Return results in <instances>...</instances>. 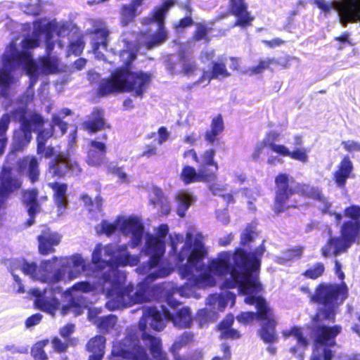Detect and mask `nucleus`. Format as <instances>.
Wrapping results in <instances>:
<instances>
[{
  "mask_svg": "<svg viewBox=\"0 0 360 360\" xmlns=\"http://www.w3.org/2000/svg\"><path fill=\"white\" fill-rule=\"evenodd\" d=\"M68 30V23L51 22L41 25L35 22L32 37L25 38L17 46L13 41L5 51L2 58L3 67L0 70V86L4 91L13 82V72L20 69L30 77V85L36 83L40 73L50 74L58 69V58L51 56L54 44L51 34L64 37Z\"/></svg>",
  "mask_w": 360,
  "mask_h": 360,
  "instance_id": "f257e3e1",
  "label": "nucleus"
},
{
  "mask_svg": "<svg viewBox=\"0 0 360 360\" xmlns=\"http://www.w3.org/2000/svg\"><path fill=\"white\" fill-rule=\"evenodd\" d=\"M60 268L51 276L47 274V271L42 270L41 268L38 269L34 262H24L22 269L25 274L30 276L32 279L51 285L43 291L39 288L30 290V293L36 297L35 304L39 309L53 316L60 306V301L57 297V295H60L64 301L68 302L62 307L61 314L66 315L72 313L74 316H79L86 307L82 293L89 292L91 290V285L87 282H78L64 293H62L60 287L54 285L59 281H71L82 272H84L85 261L79 255H74L70 258L60 259Z\"/></svg>",
  "mask_w": 360,
  "mask_h": 360,
  "instance_id": "f03ea898",
  "label": "nucleus"
},
{
  "mask_svg": "<svg viewBox=\"0 0 360 360\" xmlns=\"http://www.w3.org/2000/svg\"><path fill=\"white\" fill-rule=\"evenodd\" d=\"M347 287L343 283L339 285H321L316 290L315 298L323 304L312 319L311 332L315 345L310 360H331L333 352L326 346L335 345V338L341 332L340 326H326L323 320L335 321V307L347 297Z\"/></svg>",
  "mask_w": 360,
  "mask_h": 360,
  "instance_id": "7ed1b4c3",
  "label": "nucleus"
},
{
  "mask_svg": "<svg viewBox=\"0 0 360 360\" xmlns=\"http://www.w3.org/2000/svg\"><path fill=\"white\" fill-rule=\"evenodd\" d=\"M98 234L107 236L118 233L130 243L132 246L143 244L144 248H162L164 240L168 233L169 227L162 224L158 228L157 236L144 232L141 220L135 216H117L113 221L104 219L96 228Z\"/></svg>",
  "mask_w": 360,
  "mask_h": 360,
  "instance_id": "20e7f679",
  "label": "nucleus"
},
{
  "mask_svg": "<svg viewBox=\"0 0 360 360\" xmlns=\"http://www.w3.org/2000/svg\"><path fill=\"white\" fill-rule=\"evenodd\" d=\"M176 294L181 295V290L173 288L172 295L167 296L166 301L170 309L161 305L160 309L156 307H149L142 310L143 316L139 323V330H137L139 335L146 332L148 325L157 331L163 330L166 321H171L175 327L179 328H187L191 326L193 321L191 311L186 307L178 308L181 303L174 297L173 295Z\"/></svg>",
  "mask_w": 360,
  "mask_h": 360,
  "instance_id": "39448f33",
  "label": "nucleus"
},
{
  "mask_svg": "<svg viewBox=\"0 0 360 360\" xmlns=\"http://www.w3.org/2000/svg\"><path fill=\"white\" fill-rule=\"evenodd\" d=\"M15 120L20 122V127L15 130L13 134V143L12 152L8 155V158L12 159L15 151H20L26 146L32 139V132H38L37 136V153L46 158H49L55 155L53 147H45L47 140L53 136L52 129L41 130L44 120L41 115L36 113L27 112L24 108L17 110L13 113Z\"/></svg>",
  "mask_w": 360,
  "mask_h": 360,
  "instance_id": "423d86ee",
  "label": "nucleus"
},
{
  "mask_svg": "<svg viewBox=\"0 0 360 360\" xmlns=\"http://www.w3.org/2000/svg\"><path fill=\"white\" fill-rule=\"evenodd\" d=\"M173 0H167L162 6L156 8L151 16L143 20L144 25H149V31L141 34L136 45L134 47L131 42L126 41V49L122 51L120 54L121 60L125 65H129L136 58V53L141 49V45L146 49H151L164 43L167 39V34L164 27V19L167 11L173 6Z\"/></svg>",
  "mask_w": 360,
  "mask_h": 360,
  "instance_id": "0eeeda50",
  "label": "nucleus"
},
{
  "mask_svg": "<svg viewBox=\"0 0 360 360\" xmlns=\"http://www.w3.org/2000/svg\"><path fill=\"white\" fill-rule=\"evenodd\" d=\"M292 178L286 174H280L275 179L277 187L275 210L277 212H283L285 209L290 207H295V205H286V202L292 194L297 193L317 200L319 203V207L322 212L333 215L337 224L340 223L342 219V214L329 211L331 205L327 198L321 194L318 188L305 184H296L295 186H292Z\"/></svg>",
  "mask_w": 360,
  "mask_h": 360,
  "instance_id": "6e6552de",
  "label": "nucleus"
},
{
  "mask_svg": "<svg viewBox=\"0 0 360 360\" xmlns=\"http://www.w3.org/2000/svg\"><path fill=\"white\" fill-rule=\"evenodd\" d=\"M150 79L151 75L147 72H131L127 68L118 69L112 74L111 78L101 82L98 93L105 96L115 92L127 91L142 98Z\"/></svg>",
  "mask_w": 360,
  "mask_h": 360,
  "instance_id": "1a4fd4ad",
  "label": "nucleus"
},
{
  "mask_svg": "<svg viewBox=\"0 0 360 360\" xmlns=\"http://www.w3.org/2000/svg\"><path fill=\"white\" fill-rule=\"evenodd\" d=\"M314 3L325 15L336 11L344 27L349 22H360V0H314Z\"/></svg>",
  "mask_w": 360,
  "mask_h": 360,
  "instance_id": "9d476101",
  "label": "nucleus"
},
{
  "mask_svg": "<svg viewBox=\"0 0 360 360\" xmlns=\"http://www.w3.org/2000/svg\"><path fill=\"white\" fill-rule=\"evenodd\" d=\"M113 360H152L146 349L140 345L136 327L128 328L125 338L112 347Z\"/></svg>",
  "mask_w": 360,
  "mask_h": 360,
  "instance_id": "9b49d317",
  "label": "nucleus"
},
{
  "mask_svg": "<svg viewBox=\"0 0 360 360\" xmlns=\"http://www.w3.org/2000/svg\"><path fill=\"white\" fill-rule=\"evenodd\" d=\"M236 295L230 291H224L221 294L210 295L207 298V304L210 309L205 308L198 311V316L202 321H207L214 319L217 310L223 311L227 304L231 302V306L235 303Z\"/></svg>",
  "mask_w": 360,
  "mask_h": 360,
  "instance_id": "f8f14e48",
  "label": "nucleus"
},
{
  "mask_svg": "<svg viewBox=\"0 0 360 360\" xmlns=\"http://www.w3.org/2000/svg\"><path fill=\"white\" fill-rule=\"evenodd\" d=\"M328 245L331 248H348L359 239L360 221H345L340 228V236L332 237L331 230L328 229Z\"/></svg>",
  "mask_w": 360,
  "mask_h": 360,
  "instance_id": "ddd939ff",
  "label": "nucleus"
},
{
  "mask_svg": "<svg viewBox=\"0 0 360 360\" xmlns=\"http://www.w3.org/2000/svg\"><path fill=\"white\" fill-rule=\"evenodd\" d=\"M89 23L91 26L89 30L91 34V45L96 56L102 58L103 55L99 51V49L105 50L109 40V30H108L105 22L101 20L91 19Z\"/></svg>",
  "mask_w": 360,
  "mask_h": 360,
  "instance_id": "4468645a",
  "label": "nucleus"
},
{
  "mask_svg": "<svg viewBox=\"0 0 360 360\" xmlns=\"http://www.w3.org/2000/svg\"><path fill=\"white\" fill-rule=\"evenodd\" d=\"M81 172L77 162L68 155L59 153L49 164V174L51 176L62 177L70 173L78 175Z\"/></svg>",
  "mask_w": 360,
  "mask_h": 360,
  "instance_id": "2eb2a0df",
  "label": "nucleus"
},
{
  "mask_svg": "<svg viewBox=\"0 0 360 360\" xmlns=\"http://www.w3.org/2000/svg\"><path fill=\"white\" fill-rule=\"evenodd\" d=\"M180 179L185 184H189L194 182H208L215 179L216 175L207 169H199L197 172L194 167L187 165L183 168Z\"/></svg>",
  "mask_w": 360,
  "mask_h": 360,
  "instance_id": "dca6fc26",
  "label": "nucleus"
},
{
  "mask_svg": "<svg viewBox=\"0 0 360 360\" xmlns=\"http://www.w3.org/2000/svg\"><path fill=\"white\" fill-rule=\"evenodd\" d=\"M230 10L232 15L236 17L233 26L244 28L252 25L254 17L248 11V6L244 0H231Z\"/></svg>",
  "mask_w": 360,
  "mask_h": 360,
  "instance_id": "f3484780",
  "label": "nucleus"
},
{
  "mask_svg": "<svg viewBox=\"0 0 360 360\" xmlns=\"http://www.w3.org/2000/svg\"><path fill=\"white\" fill-rule=\"evenodd\" d=\"M285 338L293 337L297 342V345L290 349V352L295 356L297 360H304L303 354L308 345L307 340L303 336L301 328L294 326L289 330H284L282 332Z\"/></svg>",
  "mask_w": 360,
  "mask_h": 360,
  "instance_id": "a211bd4d",
  "label": "nucleus"
},
{
  "mask_svg": "<svg viewBox=\"0 0 360 360\" xmlns=\"http://www.w3.org/2000/svg\"><path fill=\"white\" fill-rule=\"evenodd\" d=\"M231 74L228 72L223 58H219L212 63L211 72L204 71L202 77L198 80V84L207 85L212 79H224L229 77Z\"/></svg>",
  "mask_w": 360,
  "mask_h": 360,
  "instance_id": "6ab92c4d",
  "label": "nucleus"
},
{
  "mask_svg": "<svg viewBox=\"0 0 360 360\" xmlns=\"http://www.w3.org/2000/svg\"><path fill=\"white\" fill-rule=\"evenodd\" d=\"M105 157V144L99 141H91L86 158L87 164L92 167H99L104 162Z\"/></svg>",
  "mask_w": 360,
  "mask_h": 360,
  "instance_id": "aec40b11",
  "label": "nucleus"
},
{
  "mask_svg": "<svg viewBox=\"0 0 360 360\" xmlns=\"http://www.w3.org/2000/svg\"><path fill=\"white\" fill-rule=\"evenodd\" d=\"M197 198L191 192L186 190L179 191L175 195L176 212L178 216L184 217L187 210L193 205Z\"/></svg>",
  "mask_w": 360,
  "mask_h": 360,
  "instance_id": "412c9836",
  "label": "nucleus"
},
{
  "mask_svg": "<svg viewBox=\"0 0 360 360\" xmlns=\"http://www.w3.org/2000/svg\"><path fill=\"white\" fill-rule=\"evenodd\" d=\"M353 170V164L349 156L345 155L339 165L337 170L334 173V180L337 186L343 188L345 186L347 179Z\"/></svg>",
  "mask_w": 360,
  "mask_h": 360,
  "instance_id": "4be33fe9",
  "label": "nucleus"
},
{
  "mask_svg": "<svg viewBox=\"0 0 360 360\" xmlns=\"http://www.w3.org/2000/svg\"><path fill=\"white\" fill-rule=\"evenodd\" d=\"M18 171L20 174L28 175L30 181H36L39 175V163L34 156H27L18 162Z\"/></svg>",
  "mask_w": 360,
  "mask_h": 360,
  "instance_id": "5701e85b",
  "label": "nucleus"
},
{
  "mask_svg": "<svg viewBox=\"0 0 360 360\" xmlns=\"http://www.w3.org/2000/svg\"><path fill=\"white\" fill-rule=\"evenodd\" d=\"M37 198V191L35 189L27 191L23 195V201L30 216V219L27 220L28 226L34 224V216L41 212V206Z\"/></svg>",
  "mask_w": 360,
  "mask_h": 360,
  "instance_id": "b1692460",
  "label": "nucleus"
},
{
  "mask_svg": "<svg viewBox=\"0 0 360 360\" xmlns=\"http://www.w3.org/2000/svg\"><path fill=\"white\" fill-rule=\"evenodd\" d=\"M274 150L275 153L283 157H290L302 163H307L309 161V150L305 148H296L290 151L285 146H274Z\"/></svg>",
  "mask_w": 360,
  "mask_h": 360,
  "instance_id": "393cba45",
  "label": "nucleus"
},
{
  "mask_svg": "<svg viewBox=\"0 0 360 360\" xmlns=\"http://www.w3.org/2000/svg\"><path fill=\"white\" fill-rule=\"evenodd\" d=\"M140 336H141L143 343L147 347H149L153 358L156 360H168L162 351L161 340L159 338L153 336L147 332L142 333V334H140Z\"/></svg>",
  "mask_w": 360,
  "mask_h": 360,
  "instance_id": "a878e982",
  "label": "nucleus"
},
{
  "mask_svg": "<svg viewBox=\"0 0 360 360\" xmlns=\"http://www.w3.org/2000/svg\"><path fill=\"white\" fill-rule=\"evenodd\" d=\"M54 192V200L58 207V214L62 215L66 209L68 205L67 189L68 186L65 184L54 183L49 184Z\"/></svg>",
  "mask_w": 360,
  "mask_h": 360,
  "instance_id": "bb28decb",
  "label": "nucleus"
},
{
  "mask_svg": "<svg viewBox=\"0 0 360 360\" xmlns=\"http://www.w3.org/2000/svg\"><path fill=\"white\" fill-rule=\"evenodd\" d=\"M150 202L159 210L162 214H168L170 205L168 199L164 196L161 189L153 187L150 191Z\"/></svg>",
  "mask_w": 360,
  "mask_h": 360,
  "instance_id": "cd10ccee",
  "label": "nucleus"
},
{
  "mask_svg": "<svg viewBox=\"0 0 360 360\" xmlns=\"http://www.w3.org/2000/svg\"><path fill=\"white\" fill-rule=\"evenodd\" d=\"M105 338L102 335H97L91 338L86 345L87 350L92 354L89 360H101L105 353Z\"/></svg>",
  "mask_w": 360,
  "mask_h": 360,
  "instance_id": "c85d7f7f",
  "label": "nucleus"
},
{
  "mask_svg": "<svg viewBox=\"0 0 360 360\" xmlns=\"http://www.w3.org/2000/svg\"><path fill=\"white\" fill-rule=\"evenodd\" d=\"M84 128L90 132H96L105 127L103 119V112L101 110H94L89 119L83 124Z\"/></svg>",
  "mask_w": 360,
  "mask_h": 360,
  "instance_id": "c756f323",
  "label": "nucleus"
},
{
  "mask_svg": "<svg viewBox=\"0 0 360 360\" xmlns=\"http://www.w3.org/2000/svg\"><path fill=\"white\" fill-rule=\"evenodd\" d=\"M205 238L195 227L188 229L185 238L186 248H204Z\"/></svg>",
  "mask_w": 360,
  "mask_h": 360,
  "instance_id": "7c9ffc66",
  "label": "nucleus"
},
{
  "mask_svg": "<svg viewBox=\"0 0 360 360\" xmlns=\"http://www.w3.org/2000/svg\"><path fill=\"white\" fill-rule=\"evenodd\" d=\"M198 67L195 63L189 58H182L178 64L170 68L172 74L183 73L186 75H192L197 71Z\"/></svg>",
  "mask_w": 360,
  "mask_h": 360,
  "instance_id": "2f4dec72",
  "label": "nucleus"
},
{
  "mask_svg": "<svg viewBox=\"0 0 360 360\" xmlns=\"http://www.w3.org/2000/svg\"><path fill=\"white\" fill-rule=\"evenodd\" d=\"M234 317L232 314H228L226 318L221 322L219 329L221 330L220 337L221 338H238L240 335L238 330L231 328L233 323Z\"/></svg>",
  "mask_w": 360,
  "mask_h": 360,
  "instance_id": "473e14b6",
  "label": "nucleus"
},
{
  "mask_svg": "<svg viewBox=\"0 0 360 360\" xmlns=\"http://www.w3.org/2000/svg\"><path fill=\"white\" fill-rule=\"evenodd\" d=\"M81 200L84 203L86 206H88L89 211L91 214L92 218L97 219L100 216H102V206H103V199L100 196H97L95 198L94 201L93 202L91 198L87 195H82L81 196Z\"/></svg>",
  "mask_w": 360,
  "mask_h": 360,
  "instance_id": "72a5a7b5",
  "label": "nucleus"
},
{
  "mask_svg": "<svg viewBox=\"0 0 360 360\" xmlns=\"http://www.w3.org/2000/svg\"><path fill=\"white\" fill-rule=\"evenodd\" d=\"M11 84L6 87L4 94L1 91L2 87L0 86V95L2 96H6L8 94V90ZM10 116L8 114L4 115L0 120V155L4 152L5 147L7 143V139L3 137L6 130L8 129L10 123Z\"/></svg>",
  "mask_w": 360,
  "mask_h": 360,
  "instance_id": "f704fd0d",
  "label": "nucleus"
},
{
  "mask_svg": "<svg viewBox=\"0 0 360 360\" xmlns=\"http://www.w3.org/2000/svg\"><path fill=\"white\" fill-rule=\"evenodd\" d=\"M322 255L325 257H333L334 258L335 262V270L338 277L340 280H343L345 278V274L341 270L342 265L340 262L337 259V257L340 256L342 254L346 253L347 249H322Z\"/></svg>",
  "mask_w": 360,
  "mask_h": 360,
  "instance_id": "c9c22d12",
  "label": "nucleus"
},
{
  "mask_svg": "<svg viewBox=\"0 0 360 360\" xmlns=\"http://www.w3.org/2000/svg\"><path fill=\"white\" fill-rule=\"evenodd\" d=\"M61 236L58 233L44 230L42 231L41 234L38 236L39 243V248L56 246L59 244Z\"/></svg>",
  "mask_w": 360,
  "mask_h": 360,
  "instance_id": "e433bc0d",
  "label": "nucleus"
},
{
  "mask_svg": "<svg viewBox=\"0 0 360 360\" xmlns=\"http://www.w3.org/2000/svg\"><path fill=\"white\" fill-rule=\"evenodd\" d=\"M214 156L215 150L212 148L207 149L198 156L196 163L200 169H207V167L212 166L214 167L215 171H217L219 165L214 160Z\"/></svg>",
  "mask_w": 360,
  "mask_h": 360,
  "instance_id": "4c0bfd02",
  "label": "nucleus"
},
{
  "mask_svg": "<svg viewBox=\"0 0 360 360\" xmlns=\"http://www.w3.org/2000/svg\"><path fill=\"white\" fill-rule=\"evenodd\" d=\"M259 238L256 224H248L240 235V243L243 246H251Z\"/></svg>",
  "mask_w": 360,
  "mask_h": 360,
  "instance_id": "58836bf2",
  "label": "nucleus"
},
{
  "mask_svg": "<svg viewBox=\"0 0 360 360\" xmlns=\"http://www.w3.org/2000/svg\"><path fill=\"white\" fill-rule=\"evenodd\" d=\"M193 339V334L191 332H184L181 335L178 337L171 347V352L174 356L175 360V356L179 355V351L188 343L191 342Z\"/></svg>",
  "mask_w": 360,
  "mask_h": 360,
  "instance_id": "ea45409f",
  "label": "nucleus"
},
{
  "mask_svg": "<svg viewBox=\"0 0 360 360\" xmlns=\"http://www.w3.org/2000/svg\"><path fill=\"white\" fill-rule=\"evenodd\" d=\"M117 319L116 316L110 314L105 316H101L94 321V324L97 326L102 332L108 333L115 326Z\"/></svg>",
  "mask_w": 360,
  "mask_h": 360,
  "instance_id": "a19ab883",
  "label": "nucleus"
},
{
  "mask_svg": "<svg viewBox=\"0 0 360 360\" xmlns=\"http://www.w3.org/2000/svg\"><path fill=\"white\" fill-rule=\"evenodd\" d=\"M210 191L214 195L221 196L227 203L233 202V196L230 193H225L227 191V185H222L218 182H214L208 186Z\"/></svg>",
  "mask_w": 360,
  "mask_h": 360,
  "instance_id": "79ce46f5",
  "label": "nucleus"
},
{
  "mask_svg": "<svg viewBox=\"0 0 360 360\" xmlns=\"http://www.w3.org/2000/svg\"><path fill=\"white\" fill-rule=\"evenodd\" d=\"M141 5H135L134 1H132V4L124 5L122 9V21L124 25L128 24L134 18L141 13V11H138L139 7Z\"/></svg>",
  "mask_w": 360,
  "mask_h": 360,
  "instance_id": "37998d69",
  "label": "nucleus"
},
{
  "mask_svg": "<svg viewBox=\"0 0 360 360\" xmlns=\"http://www.w3.org/2000/svg\"><path fill=\"white\" fill-rule=\"evenodd\" d=\"M71 115V110L68 108L63 109L59 115H54L52 118V125L49 129L58 127L60 129V135H63L67 129V124L61 120V117H65L67 115Z\"/></svg>",
  "mask_w": 360,
  "mask_h": 360,
  "instance_id": "c03bdc74",
  "label": "nucleus"
},
{
  "mask_svg": "<svg viewBox=\"0 0 360 360\" xmlns=\"http://www.w3.org/2000/svg\"><path fill=\"white\" fill-rule=\"evenodd\" d=\"M276 63L277 62L274 58H266L260 60L258 65L248 68L245 73L250 76L261 74L265 70L269 69L271 65H276Z\"/></svg>",
  "mask_w": 360,
  "mask_h": 360,
  "instance_id": "a18cd8bd",
  "label": "nucleus"
},
{
  "mask_svg": "<svg viewBox=\"0 0 360 360\" xmlns=\"http://www.w3.org/2000/svg\"><path fill=\"white\" fill-rule=\"evenodd\" d=\"M49 343L48 340L37 342L32 348V355L34 358L39 360H47L48 356L45 353L44 348Z\"/></svg>",
  "mask_w": 360,
  "mask_h": 360,
  "instance_id": "49530a36",
  "label": "nucleus"
},
{
  "mask_svg": "<svg viewBox=\"0 0 360 360\" xmlns=\"http://www.w3.org/2000/svg\"><path fill=\"white\" fill-rule=\"evenodd\" d=\"M108 172L116 176L119 182L121 184H129L130 178L128 174L124 171L122 167H117V165H110L108 167Z\"/></svg>",
  "mask_w": 360,
  "mask_h": 360,
  "instance_id": "de8ad7c7",
  "label": "nucleus"
},
{
  "mask_svg": "<svg viewBox=\"0 0 360 360\" xmlns=\"http://www.w3.org/2000/svg\"><path fill=\"white\" fill-rule=\"evenodd\" d=\"M301 250L302 249H286L283 252V256L278 257V262L280 264H284L295 257H299L302 253Z\"/></svg>",
  "mask_w": 360,
  "mask_h": 360,
  "instance_id": "09e8293b",
  "label": "nucleus"
},
{
  "mask_svg": "<svg viewBox=\"0 0 360 360\" xmlns=\"http://www.w3.org/2000/svg\"><path fill=\"white\" fill-rule=\"evenodd\" d=\"M344 214L350 218V221H360V207L359 205H352L345 209Z\"/></svg>",
  "mask_w": 360,
  "mask_h": 360,
  "instance_id": "8fccbe9b",
  "label": "nucleus"
},
{
  "mask_svg": "<svg viewBox=\"0 0 360 360\" xmlns=\"http://www.w3.org/2000/svg\"><path fill=\"white\" fill-rule=\"evenodd\" d=\"M324 266L321 263H317L314 266L305 271L304 275L310 278H317L324 271Z\"/></svg>",
  "mask_w": 360,
  "mask_h": 360,
  "instance_id": "3c124183",
  "label": "nucleus"
},
{
  "mask_svg": "<svg viewBox=\"0 0 360 360\" xmlns=\"http://www.w3.org/2000/svg\"><path fill=\"white\" fill-rule=\"evenodd\" d=\"M0 352L1 354H5L8 352H11V354H25L28 352V347L27 346H16L15 345H7L4 346L0 349Z\"/></svg>",
  "mask_w": 360,
  "mask_h": 360,
  "instance_id": "603ef678",
  "label": "nucleus"
},
{
  "mask_svg": "<svg viewBox=\"0 0 360 360\" xmlns=\"http://www.w3.org/2000/svg\"><path fill=\"white\" fill-rule=\"evenodd\" d=\"M268 142H265L263 140L258 141L255 146L254 150L251 155V158L255 161L259 160L261 155L264 152V148L268 147Z\"/></svg>",
  "mask_w": 360,
  "mask_h": 360,
  "instance_id": "864d4df0",
  "label": "nucleus"
},
{
  "mask_svg": "<svg viewBox=\"0 0 360 360\" xmlns=\"http://www.w3.org/2000/svg\"><path fill=\"white\" fill-rule=\"evenodd\" d=\"M84 41L82 38H77L75 41H72L69 46V53L79 55L84 49Z\"/></svg>",
  "mask_w": 360,
  "mask_h": 360,
  "instance_id": "5fc2aeb1",
  "label": "nucleus"
},
{
  "mask_svg": "<svg viewBox=\"0 0 360 360\" xmlns=\"http://www.w3.org/2000/svg\"><path fill=\"white\" fill-rule=\"evenodd\" d=\"M256 317L259 318V311L255 312H243L240 315L237 316V320L244 324L250 323L255 320Z\"/></svg>",
  "mask_w": 360,
  "mask_h": 360,
  "instance_id": "6e6d98bb",
  "label": "nucleus"
},
{
  "mask_svg": "<svg viewBox=\"0 0 360 360\" xmlns=\"http://www.w3.org/2000/svg\"><path fill=\"white\" fill-rule=\"evenodd\" d=\"M278 137L279 134L273 131L268 133L266 137L262 140L265 142H268V147L271 149L272 152L275 153V150H274V146H283V144H278L275 143V141L278 140Z\"/></svg>",
  "mask_w": 360,
  "mask_h": 360,
  "instance_id": "4d7b16f0",
  "label": "nucleus"
},
{
  "mask_svg": "<svg viewBox=\"0 0 360 360\" xmlns=\"http://www.w3.org/2000/svg\"><path fill=\"white\" fill-rule=\"evenodd\" d=\"M341 145L347 152H360V142L354 140H348L342 141Z\"/></svg>",
  "mask_w": 360,
  "mask_h": 360,
  "instance_id": "13d9d810",
  "label": "nucleus"
},
{
  "mask_svg": "<svg viewBox=\"0 0 360 360\" xmlns=\"http://www.w3.org/2000/svg\"><path fill=\"white\" fill-rule=\"evenodd\" d=\"M51 344L53 349L59 353L65 352L67 350L69 345V343L68 342L67 340L63 342L58 338H53V340H51Z\"/></svg>",
  "mask_w": 360,
  "mask_h": 360,
  "instance_id": "bf43d9fd",
  "label": "nucleus"
},
{
  "mask_svg": "<svg viewBox=\"0 0 360 360\" xmlns=\"http://www.w3.org/2000/svg\"><path fill=\"white\" fill-rule=\"evenodd\" d=\"M211 129L219 134L224 130V124L221 116L219 115L212 120Z\"/></svg>",
  "mask_w": 360,
  "mask_h": 360,
  "instance_id": "052dcab7",
  "label": "nucleus"
},
{
  "mask_svg": "<svg viewBox=\"0 0 360 360\" xmlns=\"http://www.w3.org/2000/svg\"><path fill=\"white\" fill-rule=\"evenodd\" d=\"M200 136L198 133L193 131L190 134H186L183 138V142L191 146H194L200 139Z\"/></svg>",
  "mask_w": 360,
  "mask_h": 360,
  "instance_id": "680f3d73",
  "label": "nucleus"
},
{
  "mask_svg": "<svg viewBox=\"0 0 360 360\" xmlns=\"http://www.w3.org/2000/svg\"><path fill=\"white\" fill-rule=\"evenodd\" d=\"M203 354L200 350L195 351L189 356H182L181 355L175 356V360H202Z\"/></svg>",
  "mask_w": 360,
  "mask_h": 360,
  "instance_id": "e2e57ef3",
  "label": "nucleus"
},
{
  "mask_svg": "<svg viewBox=\"0 0 360 360\" xmlns=\"http://www.w3.org/2000/svg\"><path fill=\"white\" fill-rule=\"evenodd\" d=\"M169 240L172 248H176L178 245L185 241V238L183 235L176 233H173L169 235Z\"/></svg>",
  "mask_w": 360,
  "mask_h": 360,
  "instance_id": "0e129e2a",
  "label": "nucleus"
},
{
  "mask_svg": "<svg viewBox=\"0 0 360 360\" xmlns=\"http://www.w3.org/2000/svg\"><path fill=\"white\" fill-rule=\"evenodd\" d=\"M207 34V29L202 25H198L194 37L196 40L206 39Z\"/></svg>",
  "mask_w": 360,
  "mask_h": 360,
  "instance_id": "69168bd1",
  "label": "nucleus"
},
{
  "mask_svg": "<svg viewBox=\"0 0 360 360\" xmlns=\"http://www.w3.org/2000/svg\"><path fill=\"white\" fill-rule=\"evenodd\" d=\"M158 143L162 145L164 142L169 139L170 133L167 130L165 127H161L158 131Z\"/></svg>",
  "mask_w": 360,
  "mask_h": 360,
  "instance_id": "338daca9",
  "label": "nucleus"
},
{
  "mask_svg": "<svg viewBox=\"0 0 360 360\" xmlns=\"http://www.w3.org/2000/svg\"><path fill=\"white\" fill-rule=\"evenodd\" d=\"M41 318L42 316L40 314H36L31 316L26 320L25 325L27 328H30L38 324L41 320Z\"/></svg>",
  "mask_w": 360,
  "mask_h": 360,
  "instance_id": "774afa93",
  "label": "nucleus"
}]
</instances>
